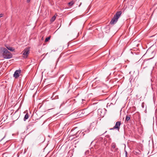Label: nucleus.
<instances>
[{
  "label": "nucleus",
  "mask_w": 157,
  "mask_h": 157,
  "mask_svg": "<svg viewBox=\"0 0 157 157\" xmlns=\"http://www.w3.org/2000/svg\"><path fill=\"white\" fill-rule=\"evenodd\" d=\"M125 154L126 155H127V153L126 151H125Z\"/></svg>",
  "instance_id": "obj_18"
},
{
  "label": "nucleus",
  "mask_w": 157,
  "mask_h": 157,
  "mask_svg": "<svg viewBox=\"0 0 157 157\" xmlns=\"http://www.w3.org/2000/svg\"><path fill=\"white\" fill-rule=\"evenodd\" d=\"M50 37H51L50 36H49L48 37L46 38L45 40V42H48L50 39Z\"/></svg>",
  "instance_id": "obj_15"
},
{
  "label": "nucleus",
  "mask_w": 157,
  "mask_h": 157,
  "mask_svg": "<svg viewBox=\"0 0 157 157\" xmlns=\"http://www.w3.org/2000/svg\"><path fill=\"white\" fill-rule=\"evenodd\" d=\"M99 91H100V93L102 95V92L103 93L104 90H103V88H101L99 90Z\"/></svg>",
  "instance_id": "obj_14"
},
{
  "label": "nucleus",
  "mask_w": 157,
  "mask_h": 157,
  "mask_svg": "<svg viewBox=\"0 0 157 157\" xmlns=\"http://www.w3.org/2000/svg\"><path fill=\"white\" fill-rule=\"evenodd\" d=\"M81 110V111H82V117L83 116H86L88 114L87 113H86V109H84Z\"/></svg>",
  "instance_id": "obj_7"
},
{
  "label": "nucleus",
  "mask_w": 157,
  "mask_h": 157,
  "mask_svg": "<svg viewBox=\"0 0 157 157\" xmlns=\"http://www.w3.org/2000/svg\"><path fill=\"white\" fill-rule=\"evenodd\" d=\"M121 124V122L120 121H117L116 122V124L115 126L113 128H111L110 129V130H113L114 129H116L118 131H119V130L120 128V126Z\"/></svg>",
  "instance_id": "obj_4"
},
{
  "label": "nucleus",
  "mask_w": 157,
  "mask_h": 157,
  "mask_svg": "<svg viewBox=\"0 0 157 157\" xmlns=\"http://www.w3.org/2000/svg\"><path fill=\"white\" fill-rule=\"evenodd\" d=\"M118 149L117 148L116 149V151H117V150Z\"/></svg>",
  "instance_id": "obj_20"
},
{
  "label": "nucleus",
  "mask_w": 157,
  "mask_h": 157,
  "mask_svg": "<svg viewBox=\"0 0 157 157\" xmlns=\"http://www.w3.org/2000/svg\"><path fill=\"white\" fill-rule=\"evenodd\" d=\"M0 53L2 57L5 59H9L12 58L13 56L12 54L6 48L1 47L0 49Z\"/></svg>",
  "instance_id": "obj_1"
},
{
  "label": "nucleus",
  "mask_w": 157,
  "mask_h": 157,
  "mask_svg": "<svg viewBox=\"0 0 157 157\" xmlns=\"http://www.w3.org/2000/svg\"><path fill=\"white\" fill-rule=\"evenodd\" d=\"M116 144L114 143H113L112 144H111V147L113 148H115L116 147Z\"/></svg>",
  "instance_id": "obj_12"
},
{
  "label": "nucleus",
  "mask_w": 157,
  "mask_h": 157,
  "mask_svg": "<svg viewBox=\"0 0 157 157\" xmlns=\"http://www.w3.org/2000/svg\"><path fill=\"white\" fill-rule=\"evenodd\" d=\"M6 47L9 50L13 52L14 50V49L12 47L6 46Z\"/></svg>",
  "instance_id": "obj_10"
},
{
  "label": "nucleus",
  "mask_w": 157,
  "mask_h": 157,
  "mask_svg": "<svg viewBox=\"0 0 157 157\" xmlns=\"http://www.w3.org/2000/svg\"><path fill=\"white\" fill-rule=\"evenodd\" d=\"M155 35L153 36H154ZM153 36H151V37H152Z\"/></svg>",
  "instance_id": "obj_22"
},
{
  "label": "nucleus",
  "mask_w": 157,
  "mask_h": 157,
  "mask_svg": "<svg viewBox=\"0 0 157 157\" xmlns=\"http://www.w3.org/2000/svg\"><path fill=\"white\" fill-rule=\"evenodd\" d=\"M82 111H81V110H79L77 113V117H82Z\"/></svg>",
  "instance_id": "obj_6"
},
{
  "label": "nucleus",
  "mask_w": 157,
  "mask_h": 157,
  "mask_svg": "<svg viewBox=\"0 0 157 157\" xmlns=\"http://www.w3.org/2000/svg\"><path fill=\"white\" fill-rule=\"evenodd\" d=\"M142 106L143 108H144V105H143V103L142 104Z\"/></svg>",
  "instance_id": "obj_19"
},
{
  "label": "nucleus",
  "mask_w": 157,
  "mask_h": 157,
  "mask_svg": "<svg viewBox=\"0 0 157 157\" xmlns=\"http://www.w3.org/2000/svg\"><path fill=\"white\" fill-rule=\"evenodd\" d=\"M3 16V14L2 13H1L0 14V18L2 17Z\"/></svg>",
  "instance_id": "obj_16"
},
{
  "label": "nucleus",
  "mask_w": 157,
  "mask_h": 157,
  "mask_svg": "<svg viewBox=\"0 0 157 157\" xmlns=\"http://www.w3.org/2000/svg\"><path fill=\"white\" fill-rule=\"evenodd\" d=\"M30 53V48H25L22 51L23 57L25 59L27 58L28 56Z\"/></svg>",
  "instance_id": "obj_3"
},
{
  "label": "nucleus",
  "mask_w": 157,
  "mask_h": 157,
  "mask_svg": "<svg viewBox=\"0 0 157 157\" xmlns=\"http://www.w3.org/2000/svg\"><path fill=\"white\" fill-rule=\"evenodd\" d=\"M30 0H27V2H30Z\"/></svg>",
  "instance_id": "obj_17"
},
{
  "label": "nucleus",
  "mask_w": 157,
  "mask_h": 157,
  "mask_svg": "<svg viewBox=\"0 0 157 157\" xmlns=\"http://www.w3.org/2000/svg\"><path fill=\"white\" fill-rule=\"evenodd\" d=\"M21 70L19 69L16 70L13 74V77L15 78H17L21 75Z\"/></svg>",
  "instance_id": "obj_5"
},
{
  "label": "nucleus",
  "mask_w": 157,
  "mask_h": 157,
  "mask_svg": "<svg viewBox=\"0 0 157 157\" xmlns=\"http://www.w3.org/2000/svg\"><path fill=\"white\" fill-rule=\"evenodd\" d=\"M130 115H127L125 118V120L126 121H128L130 120Z\"/></svg>",
  "instance_id": "obj_11"
},
{
  "label": "nucleus",
  "mask_w": 157,
  "mask_h": 157,
  "mask_svg": "<svg viewBox=\"0 0 157 157\" xmlns=\"http://www.w3.org/2000/svg\"><path fill=\"white\" fill-rule=\"evenodd\" d=\"M29 117V116L28 113H26L25 115L24 118V121H26V120L28 119Z\"/></svg>",
  "instance_id": "obj_8"
},
{
  "label": "nucleus",
  "mask_w": 157,
  "mask_h": 157,
  "mask_svg": "<svg viewBox=\"0 0 157 157\" xmlns=\"http://www.w3.org/2000/svg\"><path fill=\"white\" fill-rule=\"evenodd\" d=\"M57 16V14H55L51 19V21L52 22L54 21L55 20Z\"/></svg>",
  "instance_id": "obj_9"
},
{
  "label": "nucleus",
  "mask_w": 157,
  "mask_h": 157,
  "mask_svg": "<svg viewBox=\"0 0 157 157\" xmlns=\"http://www.w3.org/2000/svg\"><path fill=\"white\" fill-rule=\"evenodd\" d=\"M106 132H107V131H105V132L104 133H106Z\"/></svg>",
  "instance_id": "obj_21"
},
{
  "label": "nucleus",
  "mask_w": 157,
  "mask_h": 157,
  "mask_svg": "<svg viewBox=\"0 0 157 157\" xmlns=\"http://www.w3.org/2000/svg\"><path fill=\"white\" fill-rule=\"evenodd\" d=\"M121 13L122 12L121 11L117 12L110 22V24L111 25L115 24L117 22L118 18L121 16Z\"/></svg>",
  "instance_id": "obj_2"
},
{
  "label": "nucleus",
  "mask_w": 157,
  "mask_h": 157,
  "mask_svg": "<svg viewBox=\"0 0 157 157\" xmlns=\"http://www.w3.org/2000/svg\"><path fill=\"white\" fill-rule=\"evenodd\" d=\"M74 2L72 1L68 3V5L70 6H72L74 4Z\"/></svg>",
  "instance_id": "obj_13"
}]
</instances>
